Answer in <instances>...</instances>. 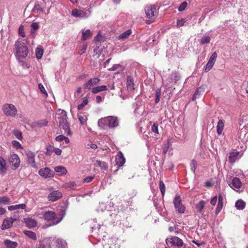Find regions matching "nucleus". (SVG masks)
<instances>
[{"instance_id": "5701e85b", "label": "nucleus", "mask_w": 248, "mask_h": 248, "mask_svg": "<svg viewBox=\"0 0 248 248\" xmlns=\"http://www.w3.org/2000/svg\"><path fill=\"white\" fill-rule=\"evenodd\" d=\"M239 154L238 152H232L230 153L229 157V162L231 163L235 162L236 160L238 158Z\"/></svg>"}, {"instance_id": "7ed1b4c3", "label": "nucleus", "mask_w": 248, "mask_h": 248, "mask_svg": "<svg viewBox=\"0 0 248 248\" xmlns=\"http://www.w3.org/2000/svg\"><path fill=\"white\" fill-rule=\"evenodd\" d=\"M23 40L18 39L15 44L16 56L18 59L26 58L29 53V49Z\"/></svg>"}, {"instance_id": "9b49d317", "label": "nucleus", "mask_w": 248, "mask_h": 248, "mask_svg": "<svg viewBox=\"0 0 248 248\" xmlns=\"http://www.w3.org/2000/svg\"><path fill=\"white\" fill-rule=\"evenodd\" d=\"M217 58V52H214L211 56L210 57L208 62H207L206 67L205 68V72H208L213 66L215 64Z\"/></svg>"}, {"instance_id": "79ce46f5", "label": "nucleus", "mask_w": 248, "mask_h": 248, "mask_svg": "<svg viewBox=\"0 0 248 248\" xmlns=\"http://www.w3.org/2000/svg\"><path fill=\"white\" fill-rule=\"evenodd\" d=\"M13 134L19 140H21L23 138L21 132L17 129H15L13 131Z\"/></svg>"}, {"instance_id": "9d476101", "label": "nucleus", "mask_w": 248, "mask_h": 248, "mask_svg": "<svg viewBox=\"0 0 248 248\" xmlns=\"http://www.w3.org/2000/svg\"><path fill=\"white\" fill-rule=\"evenodd\" d=\"M39 174L40 176L44 178H48L53 177L55 172L48 168L41 169L39 170Z\"/></svg>"}, {"instance_id": "6e6552de", "label": "nucleus", "mask_w": 248, "mask_h": 248, "mask_svg": "<svg viewBox=\"0 0 248 248\" xmlns=\"http://www.w3.org/2000/svg\"><path fill=\"white\" fill-rule=\"evenodd\" d=\"M145 12L148 18H150L156 15V7L155 5H148L145 8Z\"/></svg>"}, {"instance_id": "aec40b11", "label": "nucleus", "mask_w": 248, "mask_h": 248, "mask_svg": "<svg viewBox=\"0 0 248 248\" xmlns=\"http://www.w3.org/2000/svg\"><path fill=\"white\" fill-rule=\"evenodd\" d=\"M14 220L15 219H14L13 218H9L4 219L2 225V229L4 230L10 228L12 226Z\"/></svg>"}, {"instance_id": "4468645a", "label": "nucleus", "mask_w": 248, "mask_h": 248, "mask_svg": "<svg viewBox=\"0 0 248 248\" xmlns=\"http://www.w3.org/2000/svg\"><path fill=\"white\" fill-rule=\"evenodd\" d=\"M43 218L47 221H52L56 219V214L52 211H45L43 213Z\"/></svg>"}, {"instance_id": "603ef678", "label": "nucleus", "mask_w": 248, "mask_h": 248, "mask_svg": "<svg viewBox=\"0 0 248 248\" xmlns=\"http://www.w3.org/2000/svg\"><path fill=\"white\" fill-rule=\"evenodd\" d=\"M54 146L48 145L46 147V154L48 155H50L54 151Z\"/></svg>"}, {"instance_id": "bf43d9fd", "label": "nucleus", "mask_w": 248, "mask_h": 248, "mask_svg": "<svg viewBox=\"0 0 248 248\" xmlns=\"http://www.w3.org/2000/svg\"><path fill=\"white\" fill-rule=\"evenodd\" d=\"M13 146L16 149L21 148L20 143L17 140H13L12 142Z\"/></svg>"}, {"instance_id": "774afa93", "label": "nucleus", "mask_w": 248, "mask_h": 248, "mask_svg": "<svg viewBox=\"0 0 248 248\" xmlns=\"http://www.w3.org/2000/svg\"><path fill=\"white\" fill-rule=\"evenodd\" d=\"M217 197L215 196L211 199L210 203L212 205H215L217 203Z\"/></svg>"}, {"instance_id": "20e7f679", "label": "nucleus", "mask_w": 248, "mask_h": 248, "mask_svg": "<svg viewBox=\"0 0 248 248\" xmlns=\"http://www.w3.org/2000/svg\"><path fill=\"white\" fill-rule=\"evenodd\" d=\"M4 114L7 117H14L17 114V110L15 105L12 104H5L2 107Z\"/></svg>"}, {"instance_id": "3c124183", "label": "nucleus", "mask_w": 248, "mask_h": 248, "mask_svg": "<svg viewBox=\"0 0 248 248\" xmlns=\"http://www.w3.org/2000/svg\"><path fill=\"white\" fill-rule=\"evenodd\" d=\"M159 188L162 196H164L165 192V186L164 183L162 181L159 182Z\"/></svg>"}, {"instance_id": "0eeeda50", "label": "nucleus", "mask_w": 248, "mask_h": 248, "mask_svg": "<svg viewBox=\"0 0 248 248\" xmlns=\"http://www.w3.org/2000/svg\"><path fill=\"white\" fill-rule=\"evenodd\" d=\"M166 242L168 246L182 247L183 245V242L182 239L177 236L171 238H168L166 239Z\"/></svg>"}, {"instance_id": "a18cd8bd", "label": "nucleus", "mask_w": 248, "mask_h": 248, "mask_svg": "<svg viewBox=\"0 0 248 248\" xmlns=\"http://www.w3.org/2000/svg\"><path fill=\"white\" fill-rule=\"evenodd\" d=\"M88 103V100L87 98H84L83 101L82 103L78 105V110H81L83 108L86 106Z\"/></svg>"}, {"instance_id": "1a4fd4ad", "label": "nucleus", "mask_w": 248, "mask_h": 248, "mask_svg": "<svg viewBox=\"0 0 248 248\" xmlns=\"http://www.w3.org/2000/svg\"><path fill=\"white\" fill-rule=\"evenodd\" d=\"M9 162L10 164L14 167V169H16L19 166L20 160L16 154H13L10 155Z\"/></svg>"}, {"instance_id": "338daca9", "label": "nucleus", "mask_w": 248, "mask_h": 248, "mask_svg": "<svg viewBox=\"0 0 248 248\" xmlns=\"http://www.w3.org/2000/svg\"><path fill=\"white\" fill-rule=\"evenodd\" d=\"M53 152H54L57 155H60L62 153V150L59 148L54 147Z\"/></svg>"}, {"instance_id": "b1692460", "label": "nucleus", "mask_w": 248, "mask_h": 248, "mask_svg": "<svg viewBox=\"0 0 248 248\" xmlns=\"http://www.w3.org/2000/svg\"><path fill=\"white\" fill-rule=\"evenodd\" d=\"M107 90V87L106 86L101 85L93 88L92 89V92L94 94H96L99 92L106 91Z\"/></svg>"}, {"instance_id": "f8f14e48", "label": "nucleus", "mask_w": 248, "mask_h": 248, "mask_svg": "<svg viewBox=\"0 0 248 248\" xmlns=\"http://www.w3.org/2000/svg\"><path fill=\"white\" fill-rule=\"evenodd\" d=\"M27 156V159L28 164H30L31 167L34 168H36L37 166L35 163V155L31 151H27L26 153Z\"/></svg>"}, {"instance_id": "423d86ee", "label": "nucleus", "mask_w": 248, "mask_h": 248, "mask_svg": "<svg viewBox=\"0 0 248 248\" xmlns=\"http://www.w3.org/2000/svg\"><path fill=\"white\" fill-rule=\"evenodd\" d=\"M173 203L175 209L178 213L183 214L185 211V207L182 203V200L180 196L178 195H176L173 200Z\"/></svg>"}, {"instance_id": "72a5a7b5", "label": "nucleus", "mask_w": 248, "mask_h": 248, "mask_svg": "<svg viewBox=\"0 0 248 248\" xmlns=\"http://www.w3.org/2000/svg\"><path fill=\"white\" fill-rule=\"evenodd\" d=\"M56 172L60 173L61 175L65 174L67 173V170L65 168L62 166H57L54 168Z\"/></svg>"}, {"instance_id": "6e6d98bb", "label": "nucleus", "mask_w": 248, "mask_h": 248, "mask_svg": "<svg viewBox=\"0 0 248 248\" xmlns=\"http://www.w3.org/2000/svg\"><path fill=\"white\" fill-rule=\"evenodd\" d=\"M33 11L37 13H39L41 12H43L44 10L42 8H41L39 5H35L33 8Z\"/></svg>"}, {"instance_id": "412c9836", "label": "nucleus", "mask_w": 248, "mask_h": 248, "mask_svg": "<svg viewBox=\"0 0 248 248\" xmlns=\"http://www.w3.org/2000/svg\"><path fill=\"white\" fill-rule=\"evenodd\" d=\"M235 206L237 210H243L246 206V202L241 199L238 200L235 202Z\"/></svg>"}, {"instance_id": "4d7b16f0", "label": "nucleus", "mask_w": 248, "mask_h": 248, "mask_svg": "<svg viewBox=\"0 0 248 248\" xmlns=\"http://www.w3.org/2000/svg\"><path fill=\"white\" fill-rule=\"evenodd\" d=\"M46 241H47V239H45L43 241H40L39 244L36 246V248H45L46 245L45 243Z\"/></svg>"}, {"instance_id": "cd10ccee", "label": "nucleus", "mask_w": 248, "mask_h": 248, "mask_svg": "<svg viewBox=\"0 0 248 248\" xmlns=\"http://www.w3.org/2000/svg\"><path fill=\"white\" fill-rule=\"evenodd\" d=\"M78 118L81 124H84L87 120V116L85 113H79L78 114Z\"/></svg>"}, {"instance_id": "ddd939ff", "label": "nucleus", "mask_w": 248, "mask_h": 248, "mask_svg": "<svg viewBox=\"0 0 248 248\" xmlns=\"http://www.w3.org/2000/svg\"><path fill=\"white\" fill-rule=\"evenodd\" d=\"M100 81V79L98 78H91L84 84L83 88L85 89H90L92 86L98 84Z\"/></svg>"}, {"instance_id": "f704fd0d", "label": "nucleus", "mask_w": 248, "mask_h": 248, "mask_svg": "<svg viewBox=\"0 0 248 248\" xmlns=\"http://www.w3.org/2000/svg\"><path fill=\"white\" fill-rule=\"evenodd\" d=\"M205 205V202L204 201H200L196 205V208L199 212H201Z\"/></svg>"}, {"instance_id": "c756f323", "label": "nucleus", "mask_w": 248, "mask_h": 248, "mask_svg": "<svg viewBox=\"0 0 248 248\" xmlns=\"http://www.w3.org/2000/svg\"><path fill=\"white\" fill-rule=\"evenodd\" d=\"M96 167H100L102 170H106L108 168V164L105 162H101L99 160H96L94 163Z\"/></svg>"}, {"instance_id": "5fc2aeb1", "label": "nucleus", "mask_w": 248, "mask_h": 248, "mask_svg": "<svg viewBox=\"0 0 248 248\" xmlns=\"http://www.w3.org/2000/svg\"><path fill=\"white\" fill-rule=\"evenodd\" d=\"M187 6V3L186 1H184L179 7L178 10L180 12L183 11L186 9Z\"/></svg>"}, {"instance_id": "dca6fc26", "label": "nucleus", "mask_w": 248, "mask_h": 248, "mask_svg": "<svg viewBox=\"0 0 248 248\" xmlns=\"http://www.w3.org/2000/svg\"><path fill=\"white\" fill-rule=\"evenodd\" d=\"M62 197V194L58 190L54 191L50 193L47 197L49 201H55Z\"/></svg>"}, {"instance_id": "c85d7f7f", "label": "nucleus", "mask_w": 248, "mask_h": 248, "mask_svg": "<svg viewBox=\"0 0 248 248\" xmlns=\"http://www.w3.org/2000/svg\"><path fill=\"white\" fill-rule=\"evenodd\" d=\"M26 207V204L24 203L16 204L15 205H11L8 207V209L9 211H12L16 210L18 209H24Z\"/></svg>"}, {"instance_id": "37998d69", "label": "nucleus", "mask_w": 248, "mask_h": 248, "mask_svg": "<svg viewBox=\"0 0 248 248\" xmlns=\"http://www.w3.org/2000/svg\"><path fill=\"white\" fill-rule=\"evenodd\" d=\"M210 37L208 36H203L201 40V44L204 45L205 44H208L210 42Z\"/></svg>"}, {"instance_id": "473e14b6", "label": "nucleus", "mask_w": 248, "mask_h": 248, "mask_svg": "<svg viewBox=\"0 0 248 248\" xmlns=\"http://www.w3.org/2000/svg\"><path fill=\"white\" fill-rule=\"evenodd\" d=\"M224 123L222 120H219L218 122L217 128V133L218 135H220L222 133L224 128Z\"/></svg>"}, {"instance_id": "6ab92c4d", "label": "nucleus", "mask_w": 248, "mask_h": 248, "mask_svg": "<svg viewBox=\"0 0 248 248\" xmlns=\"http://www.w3.org/2000/svg\"><path fill=\"white\" fill-rule=\"evenodd\" d=\"M24 221L26 225L29 228H33L35 227L37 225V222L36 220L31 217H27L24 219Z\"/></svg>"}, {"instance_id": "49530a36", "label": "nucleus", "mask_w": 248, "mask_h": 248, "mask_svg": "<svg viewBox=\"0 0 248 248\" xmlns=\"http://www.w3.org/2000/svg\"><path fill=\"white\" fill-rule=\"evenodd\" d=\"M170 77L168 78L167 80L165 82H164V87L167 90L172 87L171 83L173 82V81L170 80Z\"/></svg>"}, {"instance_id": "f03ea898", "label": "nucleus", "mask_w": 248, "mask_h": 248, "mask_svg": "<svg viewBox=\"0 0 248 248\" xmlns=\"http://www.w3.org/2000/svg\"><path fill=\"white\" fill-rule=\"evenodd\" d=\"M60 111V113L57 114V122L59 124L60 128L64 130V133L70 135L71 134V132L70 129L69 124L67 120L66 113L64 110Z\"/></svg>"}, {"instance_id": "39448f33", "label": "nucleus", "mask_w": 248, "mask_h": 248, "mask_svg": "<svg viewBox=\"0 0 248 248\" xmlns=\"http://www.w3.org/2000/svg\"><path fill=\"white\" fill-rule=\"evenodd\" d=\"M91 13L89 10L74 9L72 11L71 15L76 17L86 18L90 16Z\"/></svg>"}, {"instance_id": "69168bd1", "label": "nucleus", "mask_w": 248, "mask_h": 248, "mask_svg": "<svg viewBox=\"0 0 248 248\" xmlns=\"http://www.w3.org/2000/svg\"><path fill=\"white\" fill-rule=\"evenodd\" d=\"M185 23V20L184 19H181V20H178L177 22V26L178 27H182L184 25Z\"/></svg>"}, {"instance_id": "4c0bfd02", "label": "nucleus", "mask_w": 248, "mask_h": 248, "mask_svg": "<svg viewBox=\"0 0 248 248\" xmlns=\"http://www.w3.org/2000/svg\"><path fill=\"white\" fill-rule=\"evenodd\" d=\"M55 140L58 141L64 140L66 143H69L70 141L69 139L67 137L63 136V135H60L57 136L55 138Z\"/></svg>"}, {"instance_id": "e2e57ef3", "label": "nucleus", "mask_w": 248, "mask_h": 248, "mask_svg": "<svg viewBox=\"0 0 248 248\" xmlns=\"http://www.w3.org/2000/svg\"><path fill=\"white\" fill-rule=\"evenodd\" d=\"M152 131L154 132H155L156 134L158 133V126L157 125L155 124H154L151 127Z\"/></svg>"}, {"instance_id": "bb28decb", "label": "nucleus", "mask_w": 248, "mask_h": 248, "mask_svg": "<svg viewBox=\"0 0 248 248\" xmlns=\"http://www.w3.org/2000/svg\"><path fill=\"white\" fill-rule=\"evenodd\" d=\"M4 244L7 248H16L17 246V243L16 242L10 240H6L4 241Z\"/></svg>"}, {"instance_id": "2eb2a0df", "label": "nucleus", "mask_w": 248, "mask_h": 248, "mask_svg": "<svg viewBox=\"0 0 248 248\" xmlns=\"http://www.w3.org/2000/svg\"><path fill=\"white\" fill-rule=\"evenodd\" d=\"M230 186L231 188L237 191L236 189H239L241 187L242 183L239 178L234 177L232 179V182L230 184Z\"/></svg>"}, {"instance_id": "09e8293b", "label": "nucleus", "mask_w": 248, "mask_h": 248, "mask_svg": "<svg viewBox=\"0 0 248 248\" xmlns=\"http://www.w3.org/2000/svg\"><path fill=\"white\" fill-rule=\"evenodd\" d=\"M31 33H33L34 31L37 30H38L39 28V26L38 23L37 22H33L31 24Z\"/></svg>"}, {"instance_id": "f3484780", "label": "nucleus", "mask_w": 248, "mask_h": 248, "mask_svg": "<svg viewBox=\"0 0 248 248\" xmlns=\"http://www.w3.org/2000/svg\"><path fill=\"white\" fill-rule=\"evenodd\" d=\"M116 164L119 167L123 166L125 162V160L123 153L119 152L116 156Z\"/></svg>"}, {"instance_id": "c03bdc74", "label": "nucleus", "mask_w": 248, "mask_h": 248, "mask_svg": "<svg viewBox=\"0 0 248 248\" xmlns=\"http://www.w3.org/2000/svg\"><path fill=\"white\" fill-rule=\"evenodd\" d=\"M65 186L67 188L73 189L77 186V184L75 182H69L64 184Z\"/></svg>"}, {"instance_id": "ea45409f", "label": "nucleus", "mask_w": 248, "mask_h": 248, "mask_svg": "<svg viewBox=\"0 0 248 248\" xmlns=\"http://www.w3.org/2000/svg\"><path fill=\"white\" fill-rule=\"evenodd\" d=\"M47 124V121L45 119L41 120L35 123V125L38 127L45 126Z\"/></svg>"}, {"instance_id": "a878e982", "label": "nucleus", "mask_w": 248, "mask_h": 248, "mask_svg": "<svg viewBox=\"0 0 248 248\" xmlns=\"http://www.w3.org/2000/svg\"><path fill=\"white\" fill-rule=\"evenodd\" d=\"M126 85L127 90L132 91L134 89V84L132 78L130 77H128L127 79Z\"/></svg>"}, {"instance_id": "4be33fe9", "label": "nucleus", "mask_w": 248, "mask_h": 248, "mask_svg": "<svg viewBox=\"0 0 248 248\" xmlns=\"http://www.w3.org/2000/svg\"><path fill=\"white\" fill-rule=\"evenodd\" d=\"M92 36V33L90 30H82V40H86L90 38Z\"/></svg>"}, {"instance_id": "393cba45", "label": "nucleus", "mask_w": 248, "mask_h": 248, "mask_svg": "<svg viewBox=\"0 0 248 248\" xmlns=\"http://www.w3.org/2000/svg\"><path fill=\"white\" fill-rule=\"evenodd\" d=\"M7 170L6 167V161L0 156V171L1 173H5Z\"/></svg>"}, {"instance_id": "680f3d73", "label": "nucleus", "mask_w": 248, "mask_h": 248, "mask_svg": "<svg viewBox=\"0 0 248 248\" xmlns=\"http://www.w3.org/2000/svg\"><path fill=\"white\" fill-rule=\"evenodd\" d=\"M94 178V176H88L84 179L83 182L84 183H89V182H91L93 179Z\"/></svg>"}, {"instance_id": "c9c22d12", "label": "nucleus", "mask_w": 248, "mask_h": 248, "mask_svg": "<svg viewBox=\"0 0 248 248\" xmlns=\"http://www.w3.org/2000/svg\"><path fill=\"white\" fill-rule=\"evenodd\" d=\"M56 246L59 248H66V243L64 240L61 239H58L56 241Z\"/></svg>"}, {"instance_id": "052dcab7", "label": "nucleus", "mask_w": 248, "mask_h": 248, "mask_svg": "<svg viewBox=\"0 0 248 248\" xmlns=\"http://www.w3.org/2000/svg\"><path fill=\"white\" fill-rule=\"evenodd\" d=\"M38 88L43 93L46 94V96L47 95L46 91L42 83H39L38 84Z\"/></svg>"}, {"instance_id": "a211bd4d", "label": "nucleus", "mask_w": 248, "mask_h": 248, "mask_svg": "<svg viewBox=\"0 0 248 248\" xmlns=\"http://www.w3.org/2000/svg\"><path fill=\"white\" fill-rule=\"evenodd\" d=\"M207 88V86L206 85H202L199 87L196 92H195L193 96V100L196 99L199 95L202 94L203 93H204L205 89Z\"/></svg>"}, {"instance_id": "8fccbe9b", "label": "nucleus", "mask_w": 248, "mask_h": 248, "mask_svg": "<svg viewBox=\"0 0 248 248\" xmlns=\"http://www.w3.org/2000/svg\"><path fill=\"white\" fill-rule=\"evenodd\" d=\"M160 95H161V90L160 89H157L155 92V103L156 104L158 103L159 102Z\"/></svg>"}, {"instance_id": "f257e3e1", "label": "nucleus", "mask_w": 248, "mask_h": 248, "mask_svg": "<svg viewBox=\"0 0 248 248\" xmlns=\"http://www.w3.org/2000/svg\"><path fill=\"white\" fill-rule=\"evenodd\" d=\"M119 121L118 118L116 116H109L102 118L98 121V126L103 129L107 127L114 128L118 126Z\"/></svg>"}, {"instance_id": "7c9ffc66", "label": "nucleus", "mask_w": 248, "mask_h": 248, "mask_svg": "<svg viewBox=\"0 0 248 248\" xmlns=\"http://www.w3.org/2000/svg\"><path fill=\"white\" fill-rule=\"evenodd\" d=\"M24 233L29 238L36 240L37 239L36 235L35 232L31 231H24Z\"/></svg>"}, {"instance_id": "58836bf2", "label": "nucleus", "mask_w": 248, "mask_h": 248, "mask_svg": "<svg viewBox=\"0 0 248 248\" xmlns=\"http://www.w3.org/2000/svg\"><path fill=\"white\" fill-rule=\"evenodd\" d=\"M132 33V31L131 30H128L122 33L119 36V39L122 40H124L128 38V37Z\"/></svg>"}, {"instance_id": "13d9d810", "label": "nucleus", "mask_w": 248, "mask_h": 248, "mask_svg": "<svg viewBox=\"0 0 248 248\" xmlns=\"http://www.w3.org/2000/svg\"><path fill=\"white\" fill-rule=\"evenodd\" d=\"M18 34L22 37H25V33L24 31V26L21 25L18 29Z\"/></svg>"}, {"instance_id": "0e129e2a", "label": "nucleus", "mask_w": 248, "mask_h": 248, "mask_svg": "<svg viewBox=\"0 0 248 248\" xmlns=\"http://www.w3.org/2000/svg\"><path fill=\"white\" fill-rule=\"evenodd\" d=\"M87 43H85L81 47V48L80 49L81 52L80 53L79 52L80 55H82V54L85 53L87 49Z\"/></svg>"}, {"instance_id": "e433bc0d", "label": "nucleus", "mask_w": 248, "mask_h": 248, "mask_svg": "<svg viewBox=\"0 0 248 248\" xmlns=\"http://www.w3.org/2000/svg\"><path fill=\"white\" fill-rule=\"evenodd\" d=\"M180 79V76L176 73H172L170 75L169 81H173L174 83H176Z\"/></svg>"}, {"instance_id": "864d4df0", "label": "nucleus", "mask_w": 248, "mask_h": 248, "mask_svg": "<svg viewBox=\"0 0 248 248\" xmlns=\"http://www.w3.org/2000/svg\"><path fill=\"white\" fill-rule=\"evenodd\" d=\"M223 202H218L216 209V214L217 215L221 210L223 207Z\"/></svg>"}, {"instance_id": "a19ab883", "label": "nucleus", "mask_w": 248, "mask_h": 248, "mask_svg": "<svg viewBox=\"0 0 248 248\" xmlns=\"http://www.w3.org/2000/svg\"><path fill=\"white\" fill-rule=\"evenodd\" d=\"M36 58L40 59L43 54V49L40 47H37L35 50Z\"/></svg>"}, {"instance_id": "de8ad7c7", "label": "nucleus", "mask_w": 248, "mask_h": 248, "mask_svg": "<svg viewBox=\"0 0 248 248\" xmlns=\"http://www.w3.org/2000/svg\"><path fill=\"white\" fill-rule=\"evenodd\" d=\"M191 170L193 171V173L195 172V170L197 166V162L195 160H192L190 164Z\"/></svg>"}, {"instance_id": "2f4dec72", "label": "nucleus", "mask_w": 248, "mask_h": 248, "mask_svg": "<svg viewBox=\"0 0 248 248\" xmlns=\"http://www.w3.org/2000/svg\"><path fill=\"white\" fill-rule=\"evenodd\" d=\"M11 202L10 199L7 196H2L0 197V206L9 204Z\"/></svg>"}]
</instances>
